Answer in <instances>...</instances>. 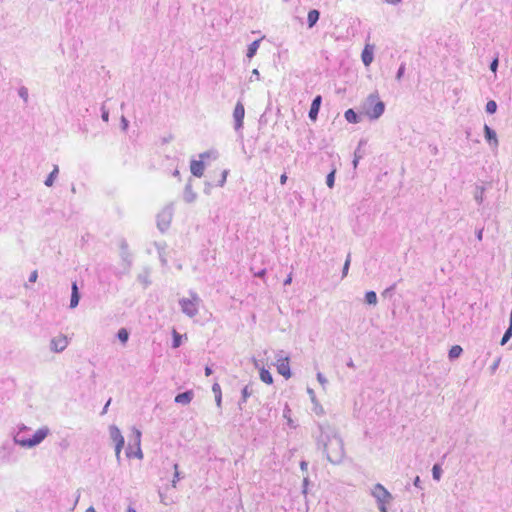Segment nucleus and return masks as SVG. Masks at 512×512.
Here are the masks:
<instances>
[{
    "instance_id": "41",
    "label": "nucleus",
    "mask_w": 512,
    "mask_h": 512,
    "mask_svg": "<svg viewBox=\"0 0 512 512\" xmlns=\"http://www.w3.org/2000/svg\"><path fill=\"white\" fill-rule=\"evenodd\" d=\"M227 175H228V171L227 170H224L222 172V176L220 177V180L218 182V186H223L226 182V178H227Z\"/></svg>"
},
{
    "instance_id": "53",
    "label": "nucleus",
    "mask_w": 512,
    "mask_h": 512,
    "mask_svg": "<svg viewBox=\"0 0 512 512\" xmlns=\"http://www.w3.org/2000/svg\"><path fill=\"white\" fill-rule=\"evenodd\" d=\"M413 484H414V486H415V487H417V488H420V489L422 488V487H421V480H420V477H419V476H417V477L414 479Z\"/></svg>"
},
{
    "instance_id": "59",
    "label": "nucleus",
    "mask_w": 512,
    "mask_h": 512,
    "mask_svg": "<svg viewBox=\"0 0 512 512\" xmlns=\"http://www.w3.org/2000/svg\"><path fill=\"white\" fill-rule=\"evenodd\" d=\"M307 466H308V464L305 461H302L300 463L301 470H303V471L307 470Z\"/></svg>"
},
{
    "instance_id": "55",
    "label": "nucleus",
    "mask_w": 512,
    "mask_h": 512,
    "mask_svg": "<svg viewBox=\"0 0 512 512\" xmlns=\"http://www.w3.org/2000/svg\"><path fill=\"white\" fill-rule=\"evenodd\" d=\"M292 282V275L289 274L288 277L284 280V285H289Z\"/></svg>"
},
{
    "instance_id": "3",
    "label": "nucleus",
    "mask_w": 512,
    "mask_h": 512,
    "mask_svg": "<svg viewBox=\"0 0 512 512\" xmlns=\"http://www.w3.org/2000/svg\"><path fill=\"white\" fill-rule=\"evenodd\" d=\"M190 298H181L179 305L181 311L188 317L193 318L198 314L201 299L194 291L189 292Z\"/></svg>"
},
{
    "instance_id": "42",
    "label": "nucleus",
    "mask_w": 512,
    "mask_h": 512,
    "mask_svg": "<svg viewBox=\"0 0 512 512\" xmlns=\"http://www.w3.org/2000/svg\"><path fill=\"white\" fill-rule=\"evenodd\" d=\"M101 111H102L101 118L103 119V121L108 122V120H109V112H108V110L105 109V107L103 106L101 108Z\"/></svg>"
},
{
    "instance_id": "10",
    "label": "nucleus",
    "mask_w": 512,
    "mask_h": 512,
    "mask_svg": "<svg viewBox=\"0 0 512 512\" xmlns=\"http://www.w3.org/2000/svg\"><path fill=\"white\" fill-rule=\"evenodd\" d=\"M372 495L379 502H390L392 500L391 493L381 484H376L372 489Z\"/></svg>"
},
{
    "instance_id": "28",
    "label": "nucleus",
    "mask_w": 512,
    "mask_h": 512,
    "mask_svg": "<svg viewBox=\"0 0 512 512\" xmlns=\"http://www.w3.org/2000/svg\"><path fill=\"white\" fill-rule=\"evenodd\" d=\"M117 337L122 343H126L129 338V333L125 328H121L118 330Z\"/></svg>"
},
{
    "instance_id": "51",
    "label": "nucleus",
    "mask_w": 512,
    "mask_h": 512,
    "mask_svg": "<svg viewBox=\"0 0 512 512\" xmlns=\"http://www.w3.org/2000/svg\"><path fill=\"white\" fill-rule=\"evenodd\" d=\"M483 228H480L476 231V238L477 240L481 241L483 239Z\"/></svg>"
},
{
    "instance_id": "13",
    "label": "nucleus",
    "mask_w": 512,
    "mask_h": 512,
    "mask_svg": "<svg viewBox=\"0 0 512 512\" xmlns=\"http://www.w3.org/2000/svg\"><path fill=\"white\" fill-rule=\"evenodd\" d=\"M321 102H322V98L320 95H318L313 99V101L311 103V107H310L308 116L313 121H315L317 119Z\"/></svg>"
},
{
    "instance_id": "26",
    "label": "nucleus",
    "mask_w": 512,
    "mask_h": 512,
    "mask_svg": "<svg viewBox=\"0 0 512 512\" xmlns=\"http://www.w3.org/2000/svg\"><path fill=\"white\" fill-rule=\"evenodd\" d=\"M260 379L261 381L269 385L273 383V377L271 373L264 368H262L260 371Z\"/></svg>"
},
{
    "instance_id": "11",
    "label": "nucleus",
    "mask_w": 512,
    "mask_h": 512,
    "mask_svg": "<svg viewBox=\"0 0 512 512\" xmlns=\"http://www.w3.org/2000/svg\"><path fill=\"white\" fill-rule=\"evenodd\" d=\"M68 343V338L65 335H58L50 340V350L61 353L66 349Z\"/></svg>"
},
{
    "instance_id": "63",
    "label": "nucleus",
    "mask_w": 512,
    "mask_h": 512,
    "mask_svg": "<svg viewBox=\"0 0 512 512\" xmlns=\"http://www.w3.org/2000/svg\"><path fill=\"white\" fill-rule=\"evenodd\" d=\"M127 247H128L127 243H126L125 241H122V243H121V248H122L123 250H126V249H127Z\"/></svg>"
},
{
    "instance_id": "6",
    "label": "nucleus",
    "mask_w": 512,
    "mask_h": 512,
    "mask_svg": "<svg viewBox=\"0 0 512 512\" xmlns=\"http://www.w3.org/2000/svg\"><path fill=\"white\" fill-rule=\"evenodd\" d=\"M110 438L115 442V455L118 461H120L121 450L124 446V437L121 434L119 428L115 425L109 427Z\"/></svg>"
},
{
    "instance_id": "37",
    "label": "nucleus",
    "mask_w": 512,
    "mask_h": 512,
    "mask_svg": "<svg viewBox=\"0 0 512 512\" xmlns=\"http://www.w3.org/2000/svg\"><path fill=\"white\" fill-rule=\"evenodd\" d=\"M396 288V284L391 285L382 292L383 297L391 296Z\"/></svg>"
},
{
    "instance_id": "20",
    "label": "nucleus",
    "mask_w": 512,
    "mask_h": 512,
    "mask_svg": "<svg viewBox=\"0 0 512 512\" xmlns=\"http://www.w3.org/2000/svg\"><path fill=\"white\" fill-rule=\"evenodd\" d=\"M319 17H320V12L318 10H316V9L310 10L308 12V16H307L308 27L312 28L313 26H315L319 20Z\"/></svg>"
},
{
    "instance_id": "39",
    "label": "nucleus",
    "mask_w": 512,
    "mask_h": 512,
    "mask_svg": "<svg viewBox=\"0 0 512 512\" xmlns=\"http://www.w3.org/2000/svg\"><path fill=\"white\" fill-rule=\"evenodd\" d=\"M212 392L214 393V395H222V392H221V387L218 383H214L212 385Z\"/></svg>"
},
{
    "instance_id": "5",
    "label": "nucleus",
    "mask_w": 512,
    "mask_h": 512,
    "mask_svg": "<svg viewBox=\"0 0 512 512\" xmlns=\"http://www.w3.org/2000/svg\"><path fill=\"white\" fill-rule=\"evenodd\" d=\"M132 432H133V438H132V442H133V445L136 447V451L133 452L132 450V444H129L127 450H126V455L128 458H131V457H136V458H139V459H142L143 458V453H142V450H141V431L135 427H133L132 429Z\"/></svg>"
},
{
    "instance_id": "58",
    "label": "nucleus",
    "mask_w": 512,
    "mask_h": 512,
    "mask_svg": "<svg viewBox=\"0 0 512 512\" xmlns=\"http://www.w3.org/2000/svg\"><path fill=\"white\" fill-rule=\"evenodd\" d=\"M265 273H266V270H265V269H262V270H260L259 272H257V273L255 274V276H257V277H263V276L265 275Z\"/></svg>"
},
{
    "instance_id": "16",
    "label": "nucleus",
    "mask_w": 512,
    "mask_h": 512,
    "mask_svg": "<svg viewBox=\"0 0 512 512\" xmlns=\"http://www.w3.org/2000/svg\"><path fill=\"white\" fill-rule=\"evenodd\" d=\"M484 136L490 145H494V146L498 145V139H497L496 132L491 127H489L487 124L484 125Z\"/></svg>"
},
{
    "instance_id": "24",
    "label": "nucleus",
    "mask_w": 512,
    "mask_h": 512,
    "mask_svg": "<svg viewBox=\"0 0 512 512\" xmlns=\"http://www.w3.org/2000/svg\"><path fill=\"white\" fill-rule=\"evenodd\" d=\"M462 352H463V349L461 346L454 345L450 348L448 357L450 360H454V359L458 358L462 354Z\"/></svg>"
},
{
    "instance_id": "52",
    "label": "nucleus",
    "mask_w": 512,
    "mask_h": 512,
    "mask_svg": "<svg viewBox=\"0 0 512 512\" xmlns=\"http://www.w3.org/2000/svg\"><path fill=\"white\" fill-rule=\"evenodd\" d=\"M215 402L218 408H221L222 405V395H216Z\"/></svg>"
},
{
    "instance_id": "62",
    "label": "nucleus",
    "mask_w": 512,
    "mask_h": 512,
    "mask_svg": "<svg viewBox=\"0 0 512 512\" xmlns=\"http://www.w3.org/2000/svg\"><path fill=\"white\" fill-rule=\"evenodd\" d=\"M347 366H348V367H350V368H355V365H354V363H353V361H352V360H349V361L347 362Z\"/></svg>"
},
{
    "instance_id": "12",
    "label": "nucleus",
    "mask_w": 512,
    "mask_h": 512,
    "mask_svg": "<svg viewBox=\"0 0 512 512\" xmlns=\"http://www.w3.org/2000/svg\"><path fill=\"white\" fill-rule=\"evenodd\" d=\"M362 62L365 66H369L374 58V46L367 44L365 45L362 54H361Z\"/></svg>"
},
{
    "instance_id": "35",
    "label": "nucleus",
    "mask_w": 512,
    "mask_h": 512,
    "mask_svg": "<svg viewBox=\"0 0 512 512\" xmlns=\"http://www.w3.org/2000/svg\"><path fill=\"white\" fill-rule=\"evenodd\" d=\"M174 470H175V472H174V477H173L171 485H172V487L175 488L177 485V482L181 479L180 473L178 471V464H176V463L174 464Z\"/></svg>"
},
{
    "instance_id": "33",
    "label": "nucleus",
    "mask_w": 512,
    "mask_h": 512,
    "mask_svg": "<svg viewBox=\"0 0 512 512\" xmlns=\"http://www.w3.org/2000/svg\"><path fill=\"white\" fill-rule=\"evenodd\" d=\"M18 95L20 98L23 99V101L25 103L28 102V99H29V94H28V89L24 86L20 87L19 90H18Z\"/></svg>"
},
{
    "instance_id": "56",
    "label": "nucleus",
    "mask_w": 512,
    "mask_h": 512,
    "mask_svg": "<svg viewBox=\"0 0 512 512\" xmlns=\"http://www.w3.org/2000/svg\"><path fill=\"white\" fill-rule=\"evenodd\" d=\"M388 4H392V5H397L399 4L402 0H385Z\"/></svg>"
},
{
    "instance_id": "57",
    "label": "nucleus",
    "mask_w": 512,
    "mask_h": 512,
    "mask_svg": "<svg viewBox=\"0 0 512 512\" xmlns=\"http://www.w3.org/2000/svg\"><path fill=\"white\" fill-rule=\"evenodd\" d=\"M212 374V369L209 366L205 367V375L210 376Z\"/></svg>"
},
{
    "instance_id": "4",
    "label": "nucleus",
    "mask_w": 512,
    "mask_h": 512,
    "mask_svg": "<svg viewBox=\"0 0 512 512\" xmlns=\"http://www.w3.org/2000/svg\"><path fill=\"white\" fill-rule=\"evenodd\" d=\"M48 434H49V428L42 427L34 433L32 438H27V439L21 438L20 434L17 433L14 436V442L16 444L20 445L21 447L31 448V447H34V446L40 444L47 437Z\"/></svg>"
},
{
    "instance_id": "2",
    "label": "nucleus",
    "mask_w": 512,
    "mask_h": 512,
    "mask_svg": "<svg viewBox=\"0 0 512 512\" xmlns=\"http://www.w3.org/2000/svg\"><path fill=\"white\" fill-rule=\"evenodd\" d=\"M363 113L371 120H376L385 111V104L380 100L377 92L371 93L362 103Z\"/></svg>"
},
{
    "instance_id": "47",
    "label": "nucleus",
    "mask_w": 512,
    "mask_h": 512,
    "mask_svg": "<svg viewBox=\"0 0 512 512\" xmlns=\"http://www.w3.org/2000/svg\"><path fill=\"white\" fill-rule=\"evenodd\" d=\"M128 125H129L128 120H127L124 116H122V117H121V126H122V129H123L124 131H126V130H127V128H128Z\"/></svg>"
},
{
    "instance_id": "34",
    "label": "nucleus",
    "mask_w": 512,
    "mask_h": 512,
    "mask_svg": "<svg viewBox=\"0 0 512 512\" xmlns=\"http://www.w3.org/2000/svg\"><path fill=\"white\" fill-rule=\"evenodd\" d=\"M181 345V335L178 334L175 330L173 331V341L172 347L178 348Z\"/></svg>"
},
{
    "instance_id": "64",
    "label": "nucleus",
    "mask_w": 512,
    "mask_h": 512,
    "mask_svg": "<svg viewBox=\"0 0 512 512\" xmlns=\"http://www.w3.org/2000/svg\"><path fill=\"white\" fill-rule=\"evenodd\" d=\"M85 512H96L95 509L91 506Z\"/></svg>"
},
{
    "instance_id": "43",
    "label": "nucleus",
    "mask_w": 512,
    "mask_h": 512,
    "mask_svg": "<svg viewBox=\"0 0 512 512\" xmlns=\"http://www.w3.org/2000/svg\"><path fill=\"white\" fill-rule=\"evenodd\" d=\"M498 63H499V62H498V58L493 59V61H492V62H491V64H490V70H491L492 72H494V73H495V72L497 71Z\"/></svg>"
},
{
    "instance_id": "48",
    "label": "nucleus",
    "mask_w": 512,
    "mask_h": 512,
    "mask_svg": "<svg viewBox=\"0 0 512 512\" xmlns=\"http://www.w3.org/2000/svg\"><path fill=\"white\" fill-rule=\"evenodd\" d=\"M37 278H38V273H37V271L35 270V271H33V272L30 274V276H29V282L34 283V282H36Z\"/></svg>"
},
{
    "instance_id": "44",
    "label": "nucleus",
    "mask_w": 512,
    "mask_h": 512,
    "mask_svg": "<svg viewBox=\"0 0 512 512\" xmlns=\"http://www.w3.org/2000/svg\"><path fill=\"white\" fill-rule=\"evenodd\" d=\"M138 280L140 282H142L145 286L150 284V281L148 280V276L147 275H139L138 276Z\"/></svg>"
},
{
    "instance_id": "23",
    "label": "nucleus",
    "mask_w": 512,
    "mask_h": 512,
    "mask_svg": "<svg viewBox=\"0 0 512 512\" xmlns=\"http://www.w3.org/2000/svg\"><path fill=\"white\" fill-rule=\"evenodd\" d=\"M259 45H260V40H255L253 41L249 46H248V49H247V54L246 56L248 58H253L255 56V54L257 53V50L259 48Z\"/></svg>"
},
{
    "instance_id": "21",
    "label": "nucleus",
    "mask_w": 512,
    "mask_h": 512,
    "mask_svg": "<svg viewBox=\"0 0 512 512\" xmlns=\"http://www.w3.org/2000/svg\"><path fill=\"white\" fill-rule=\"evenodd\" d=\"M58 173H59V167L58 165H54L53 167V170L50 172V174L47 176L44 184L47 186V187H51L53 186L57 176H58Z\"/></svg>"
},
{
    "instance_id": "32",
    "label": "nucleus",
    "mask_w": 512,
    "mask_h": 512,
    "mask_svg": "<svg viewBox=\"0 0 512 512\" xmlns=\"http://www.w3.org/2000/svg\"><path fill=\"white\" fill-rule=\"evenodd\" d=\"M350 263H351V254L349 253L347 255V258L345 260V263H344V266H343V269H342V278L347 276L348 271H349V267H350Z\"/></svg>"
},
{
    "instance_id": "27",
    "label": "nucleus",
    "mask_w": 512,
    "mask_h": 512,
    "mask_svg": "<svg viewBox=\"0 0 512 512\" xmlns=\"http://www.w3.org/2000/svg\"><path fill=\"white\" fill-rule=\"evenodd\" d=\"M377 295L374 291H368L365 294V302L369 305H376L377 304Z\"/></svg>"
},
{
    "instance_id": "31",
    "label": "nucleus",
    "mask_w": 512,
    "mask_h": 512,
    "mask_svg": "<svg viewBox=\"0 0 512 512\" xmlns=\"http://www.w3.org/2000/svg\"><path fill=\"white\" fill-rule=\"evenodd\" d=\"M497 110V103L494 100H489L486 104V112L494 114Z\"/></svg>"
},
{
    "instance_id": "8",
    "label": "nucleus",
    "mask_w": 512,
    "mask_h": 512,
    "mask_svg": "<svg viewBox=\"0 0 512 512\" xmlns=\"http://www.w3.org/2000/svg\"><path fill=\"white\" fill-rule=\"evenodd\" d=\"M173 209L171 206L164 208L157 216V226L161 232L166 231L171 223Z\"/></svg>"
},
{
    "instance_id": "38",
    "label": "nucleus",
    "mask_w": 512,
    "mask_h": 512,
    "mask_svg": "<svg viewBox=\"0 0 512 512\" xmlns=\"http://www.w3.org/2000/svg\"><path fill=\"white\" fill-rule=\"evenodd\" d=\"M317 380L319 381V383L325 387V385L327 384V379L325 378V376L321 373V372H318L317 373Z\"/></svg>"
},
{
    "instance_id": "45",
    "label": "nucleus",
    "mask_w": 512,
    "mask_h": 512,
    "mask_svg": "<svg viewBox=\"0 0 512 512\" xmlns=\"http://www.w3.org/2000/svg\"><path fill=\"white\" fill-rule=\"evenodd\" d=\"M363 143H364L363 141H360L359 146H358V148L356 149V151H355V153H354V157H355V158H357V159H361V158H362V156H363V155H362V153H361V151H360V147H361V145H362Z\"/></svg>"
},
{
    "instance_id": "49",
    "label": "nucleus",
    "mask_w": 512,
    "mask_h": 512,
    "mask_svg": "<svg viewBox=\"0 0 512 512\" xmlns=\"http://www.w3.org/2000/svg\"><path fill=\"white\" fill-rule=\"evenodd\" d=\"M389 502H379L378 503V508L381 512H387V508H386V504H388Z\"/></svg>"
},
{
    "instance_id": "29",
    "label": "nucleus",
    "mask_w": 512,
    "mask_h": 512,
    "mask_svg": "<svg viewBox=\"0 0 512 512\" xmlns=\"http://www.w3.org/2000/svg\"><path fill=\"white\" fill-rule=\"evenodd\" d=\"M511 337H512V325L510 323L508 329L505 331V333L501 339L500 344L505 345Z\"/></svg>"
},
{
    "instance_id": "7",
    "label": "nucleus",
    "mask_w": 512,
    "mask_h": 512,
    "mask_svg": "<svg viewBox=\"0 0 512 512\" xmlns=\"http://www.w3.org/2000/svg\"><path fill=\"white\" fill-rule=\"evenodd\" d=\"M277 371L286 379L291 377L289 357L284 355L283 351H278L276 354Z\"/></svg>"
},
{
    "instance_id": "18",
    "label": "nucleus",
    "mask_w": 512,
    "mask_h": 512,
    "mask_svg": "<svg viewBox=\"0 0 512 512\" xmlns=\"http://www.w3.org/2000/svg\"><path fill=\"white\" fill-rule=\"evenodd\" d=\"M252 385H246L241 391V399L238 403V408L240 411L243 410V404L246 403L247 399L253 394Z\"/></svg>"
},
{
    "instance_id": "9",
    "label": "nucleus",
    "mask_w": 512,
    "mask_h": 512,
    "mask_svg": "<svg viewBox=\"0 0 512 512\" xmlns=\"http://www.w3.org/2000/svg\"><path fill=\"white\" fill-rule=\"evenodd\" d=\"M245 116V108L241 101H238L233 111L234 129L239 132L243 128V120Z\"/></svg>"
},
{
    "instance_id": "60",
    "label": "nucleus",
    "mask_w": 512,
    "mask_h": 512,
    "mask_svg": "<svg viewBox=\"0 0 512 512\" xmlns=\"http://www.w3.org/2000/svg\"><path fill=\"white\" fill-rule=\"evenodd\" d=\"M110 402H111V399H109V400L107 401V403L105 404V406H104V408H103V411H102V414H104V413H106V412H107V408H108V406L110 405Z\"/></svg>"
},
{
    "instance_id": "50",
    "label": "nucleus",
    "mask_w": 512,
    "mask_h": 512,
    "mask_svg": "<svg viewBox=\"0 0 512 512\" xmlns=\"http://www.w3.org/2000/svg\"><path fill=\"white\" fill-rule=\"evenodd\" d=\"M159 258H160L161 264L163 266H166L167 265V259H166L165 255H164V253L161 252V251L159 252Z\"/></svg>"
},
{
    "instance_id": "61",
    "label": "nucleus",
    "mask_w": 512,
    "mask_h": 512,
    "mask_svg": "<svg viewBox=\"0 0 512 512\" xmlns=\"http://www.w3.org/2000/svg\"><path fill=\"white\" fill-rule=\"evenodd\" d=\"M303 484H304L303 493L306 494L307 493L306 486L308 484V479L307 478L304 479Z\"/></svg>"
},
{
    "instance_id": "40",
    "label": "nucleus",
    "mask_w": 512,
    "mask_h": 512,
    "mask_svg": "<svg viewBox=\"0 0 512 512\" xmlns=\"http://www.w3.org/2000/svg\"><path fill=\"white\" fill-rule=\"evenodd\" d=\"M404 71H405V64L402 63L397 71V74H396V79L397 80H400L404 74Z\"/></svg>"
},
{
    "instance_id": "1",
    "label": "nucleus",
    "mask_w": 512,
    "mask_h": 512,
    "mask_svg": "<svg viewBox=\"0 0 512 512\" xmlns=\"http://www.w3.org/2000/svg\"><path fill=\"white\" fill-rule=\"evenodd\" d=\"M320 435L317 444L322 447L327 460L332 464H340L345 456L344 443L334 428L319 426Z\"/></svg>"
},
{
    "instance_id": "15",
    "label": "nucleus",
    "mask_w": 512,
    "mask_h": 512,
    "mask_svg": "<svg viewBox=\"0 0 512 512\" xmlns=\"http://www.w3.org/2000/svg\"><path fill=\"white\" fill-rule=\"evenodd\" d=\"M80 300V293L77 286V282H73L71 285V298H70V305L69 307L71 309H74L78 306Z\"/></svg>"
},
{
    "instance_id": "19",
    "label": "nucleus",
    "mask_w": 512,
    "mask_h": 512,
    "mask_svg": "<svg viewBox=\"0 0 512 512\" xmlns=\"http://www.w3.org/2000/svg\"><path fill=\"white\" fill-rule=\"evenodd\" d=\"M197 198V194L193 191L190 183H187L183 193V199L186 203H193Z\"/></svg>"
},
{
    "instance_id": "36",
    "label": "nucleus",
    "mask_w": 512,
    "mask_h": 512,
    "mask_svg": "<svg viewBox=\"0 0 512 512\" xmlns=\"http://www.w3.org/2000/svg\"><path fill=\"white\" fill-rule=\"evenodd\" d=\"M335 181V171L330 172L326 177V184L329 188L334 186Z\"/></svg>"
},
{
    "instance_id": "22",
    "label": "nucleus",
    "mask_w": 512,
    "mask_h": 512,
    "mask_svg": "<svg viewBox=\"0 0 512 512\" xmlns=\"http://www.w3.org/2000/svg\"><path fill=\"white\" fill-rule=\"evenodd\" d=\"M485 187L477 185L474 192V199L480 205L484 201Z\"/></svg>"
},
{
    "instance_id": "54",
    "label": "nucleus",
    "mask_w": 512,
    "mask_h": 512,
    "mask_svg": "<svg viewBox=\"0 0 512 512\" xmlns=\"http://www.w3.org/2000/svg\"><path fill=\"white\" fill-rule=\"evenodd\" d=\"M287 181V175L284 173L280 176V183L284 185Z\"/></svg>"
},
{
    "instance_id": "46",
    "label": "nucleus",
    "mask_w": 512,
    "mask_h": 512,
    "mask_svg": "<svg viewBox=\"0 0 512 512\" xmlns=\"http://www.w3.org/2000/svg\"><path fill=\"white\" fill-rule=\"evenodd\" d=\"M254 77L256 80L260 79V73H259L258 69H253L251 77H250V81H253Z\"/></svg>"
},
{
    "instance_id": "14",
    "label": "nucleus",
    "mask_w": 512,
    "mask_h": 512,
    "mask_svg": "<svg viewBox=\"0 0 512 512\" xmlns=\"http://www.w3.org/2000/svg\"><path fill=\"white\" fill-rule=\"evenodd\" d=\"M193 397H194V392L192 390H188V391H185V392H182V393H179L178 395H176L174 401L177 404L187 405L192 401Z\"/></svg>"
},
{
    "instance_id": "25",
    "label": "nucleus",
    "mask_w": 512,
    "mask_h": 512,
    "mask_svg": "<svg viewBox=\"0 0 512 512\" xmlns=\"http://www.w3.org/2000/svg\"><path fill=\"white\" fill-rule=\"evenodd\" d=\"M345 119L349 123H358L359 122V116L353 109H348L345 114Z\"/></svg>"
},
{
    "instance_id": "30",
    "label": "nucleus",
    "mask_w": 512,
    "mask_h": 512,
    "mask_svg": "<svg viewBox=\"0 0 512 512\" xmlns=\"http://www.w3.org/2000/svg\"><path fill=\"white\" fill-rule=\"evenodd\" d=\"M432 475H433V478L437 481H439L441 479V476H442V469L440 467L439 464H435L432 468Z\"/></svg>"
},
{
    "instance_id": "17",
    "label": "nucleus",
    "mask_w": 512,
    "mask_h": 512,
    "mask_svg": "<svg viewBox=\"0 0 512 512\" xmlns=\"http://www.w3.org/2000/svg\"><path fill=\"white\" fill-rule=\"evenodd\" d=\"M204 163L202 160H192L190 164L191 173L196 177H201L204 172Z\"/></svg>"
}]
</instances>
